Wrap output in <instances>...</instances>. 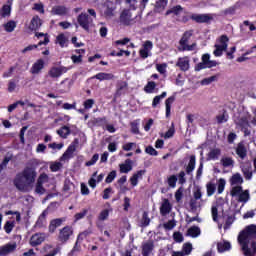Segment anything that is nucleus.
I'll return each instance as SVG.
<instances>
[{
	"instance_id": "4c0bfd02",
	"label": "nucleus",
	"mask_w": 256,
	"mask_h": 256,
	"mask_svg": "<svg viewBox=\"0 0 256 256\" xmlns=\"http://www.w3.org/2000/svg\"><path fill=\"white\" fill-rule=\"evenodd\" d=\"M221 155V149L214 148L208 153V159L212 161H217L219 159V156Z\"/></svg>"
},
{
	"instance_id": "e433bc0d",
	"label": "nucleus",
	"mask_w": 256,
	"mask_h": 256,
	"mask_svg": "<svg viewBox=\"0 0 256 256\" xmlns=\"http://www.w3.org/2000/svg\"><path fill=\"white\" fill-rule=\"evenodd\" d=\"M16 27H17V22H15V20H9L7 23L4 24V30L7 33H13Z\"/></svg>"
},
{
	"instance_id": "603ef678",
	"label": "nucleus",
	"mask_w": 256,
	"mask_h": 256,
	"mask_svg": "<svg viewBox=\"0 0 256 256\" xmlns=\"http://www.w3.org/2000/svg\"><path fill=\"white\" fill-rule=\"evenodd\" d=\"M14 185L18 191H25V183L23 182V180H21V178H16L14 180Z\"/></svg>"
},
{
	"instance_id": "864d4df0",
	"label": "nucleus",
	"mask_w": 256,
	"mask_h": 256,
	"mask_svg": "<svg viewBox=\"0 0 256 256\" xmlns=\"http://www.w3.org/2000/svg\"><path fill=\"white\" fill-rule=\"evenodd\" d=\"M242 191H243V187L234 186V187H232V189L230 191V195H231V197H239V195L241 194Z\"/></svg>"
},
{
	"instance_id": "f03ea898",
	"label": "nucleus",
	"mask_w": 256,
	"mask_h": 256,
	"mask_svg": "<svg viewBox=\"0 0 256 256\" xmlns=\"http://www.w3.org/2000/svg\"><path fill=\"white\" fill-rule=\"evenodd\" d=\"M237 129H240L244 133V137H249L251 135V124L247 116L238 117L234 121Z\"/></svg>"
},
{
	"instance_id": "6e6552de",
	"label": "nucleus",
	"mask_w": 256,
	"mask_h": 256,
	"mask_svg": "<svg viewBox=\"0 0 256 256\" xmlns=\"http://www.w3.org/2000/svg\"><path fill=\"white\" fill-rule=\"evenodd\" d=\"M65 221H67L66 217L52 219L48 226L49 233H55L58 227H61Z\"/></svg>"
},
{
	"instance_id": "f8f14e48",
	"label": "nucleus",
	"mask_w": 256,
	"mask_h": 256,
	"mask_svg": "<svg viewBox=\"0 0 256 256\" xmlns=\"http://www.w3.org/2000/svg\"><path fill=\"white\" fill-rule=\"evenodd\" d=\"M17 250V243H7L0 247V256H7L11 253H15Z\"/></svg>"
},
{
	"instance_id": "393cba45",
	"label": "nucleus",
	"mask_w": 256,
	"mask_h": 256,
	"mask_svg": "<svg viewBox=\"0 0 256 256\" xmlns=\"http://www.w3.org/2000/svg\"><path fill=\"white\" fill-rule=\"evenodd\" d=\"M48 44H49V37H45L44 41L38 42L37 45L32 44V45H29V46L25 47L22 50V53H27L28 51H33V50L37 49V47H41V45H48Z\"/></svg>"
},
{
	"instance_id": "dca6fc26",
	"label": "nucleus",
	"mask_w": 256,
	"mask_h": 256,
	"mask_svg": "<svg viewBox=\"0 0 256 256\" xmlns=\"http://www.w3.org/2000/svg\"><path fill=\"white\" fill-rule=\"evenodd\" d=\"M171 209H173L171 202H169V199L164 198L160 206V214L162 215V217H165V215H169L171 213Z\"/></svg>"
},
{
	"instance_id": "052dcab7",
	"label": "nucleus",
	"mask_w": 256,
	"mask_h": 256,
	"mask_svg": "<svg viewBox=\"0 0 256 256\" xmlns=\"http://www.w3.org/2000/svg\"><path fill=\"white\" fill-rule=\"evenodd\" d=\"M156 69L158 73L165 75L167 73V63L157 64Z\"/></svg>"
},
{
	"instance_id": "a211bd4d",
	"label": "nucleus",
	"mask_w": 256,
	"mask_h": 256,
	"mask_svg": "<svg viewBox=\"0 0 256 256\" xmlns=\"http://www.w3.org/2000/svg\"><path fill=\"white\" fill-rule=\"evenodd\" d=\"M45 67V61L43 59H38L31 67L30 69V73H32V75H39V73H41V71L44 69Z\"/></svg>"
},
{
	"instance_id": "49530a36",
	"label": "nucleus",
	"mask_w": 256,
	"mask_h": 256,
	"mask_svg": "<svg viewBox=\"0 0 256 256\" xmlns=\"http://www.w3.org/2000/svg\"><path fill=\"white\" fill-rule=\"evenodd\" d=\"M15 229V220L13 221H6L4 224V231L7 233V235L11 234V231Z\"/></svg>"
},
{
	"instance_id": "ea45409f",
	"label": "nucleus",
	"mask_w": 256,
	"mask_h": 256,
	"mask_svg": "<svg viewBox=\"0 0 256 256\" xmlns=\"http://www.w3.org/2000/svg\"><path fill=\"white\" fill-rule=\"evenodd\" d=\"M175 103V97H168L165 101L166 105V117H171V105Z\"/></svg>"
},
{
	"instance_id": "8fccbe9b",
	"label": "nucleus",
	"mask_w": 256,
	"mask_h": 256,
	"mask_svg": "<svg viewBox=\"0 0 256 256\" xmlns=\"http://www.w3.org/2000/svg\"><path fill=\"white\" fill-rule=\"evenodd\" d=\"M149 223H151V219L149 218V213L143 212L142 220H141V227H149Z\"/></svg>"
},
{
	"instance_id": "473e14b6",
	"label": "nucleus",
	"mask_w": 256,
	"mask_h": 256,
	"mask_svg": "<svg viewBox=\"0 0 256 256\" xmlns=\"http://www.w3.org/2000/svg\"><path fill=\"white\" fill-rule=\"evenodd\" d=\"M196 161H197V159H196L195 155H191L190 159H189V162H188V165L186 167L187 175H191V172L195 171Z\"/></svg>"
},
{
	"instance_id": "680f3d73",
	"label": "nucleus",
	"mask_w": 256,
	"mask_h": 256,
	"mask_svg": "<svg viewBox=\"0 0 256 256\" xmlns=\"http://www.w3.org/2000/svg\"><path fill=\"white\" fill-rule=\"evenodd\" d=\"M175 135V125L172 124V126L166 131L164 134V139H171Z\"/></svg>"
},
{
	"instance_id": "1a4fd4ad",
	"label": "nucleus",
	"mask_w": 256,
	"mask_h": 256,
	"mask_svg": "<svg viewBox=\"0 0 256 256\" xmlns=\"http://www.w3.org/2000/svg\"><path fill=\"white\" fill-rule=\"evenodd\" d=\"M193 197L190 200V209L191 211H197V201L201 200L203 197V192H201V188H196V191L193 192Z\"/></svg>"
},
{
	"instance_id": "7ed1b4c3",
	"label": "nucleus",
	"mask_w": 256,
	"mask_h": 256,
	"mask_svg": "<svg viewBox=\"0 0 256 256\" xmlns=\"http://www.w3.org/2000/svg\"><path fill=\"white\" fill-rule=\"evenodd\" d=\"M218 42L220 44H215V50L213 51L214 57H221L223 55V51H227L229 37L227 35H221Z\"/></svg>"
},
{
	"instance_id": "2eb2a0df",
	"label": "nucleus",
	"mask_w": 256,
	"mask_h": 256,
	"mask_svg": "<svg viewBox=\"0 0 256 256\" xmlns=\"http://www.w3.org/2000/svg\"><path fill=\"white\" fill-rule=\"evenodd\" d=\"M155 249V241L148 240L142 244V255L150 256L153 250Z\"/></svg>"
},
{
	"instance_id": "72a5a7b5",
	"label": "nucleus",
	"mask_w": 256,
	"mask_h": 256,
	"mask_svg": "<svg viewBox=\"0 0 256 256\" xmlns=\"http://www.w3.org/2000/svg\"><path fill=\"white\" fill-rule=\"evenodd\" d=\"M56 43L63 49L64 47H68L69 39L65 37L64 33L59 34L56 37Z\"/></svg>"
},
{
	"instance_id": "37998d69",
	"label": "nucleus",
	"mask_w": 256,
	"mask_h": 256,
	"mask_svg": "<svg viewBox=\"0 0 256 256\" xmlns=\"http://www.w3.org/2000/svg\"><path fill=\"white\" fill-rule=\"evenodd\" d=\"M249 199H250L249 190L242 191L240 192V195H238V201L240 203H247Z\"/></svg>"
},
{
	"instance_id": "7c9ffc66",
	"label": "nucleus",
	"mask_w": 256,
	"mask_h": 256,
	"mask_svg": "<svg viewBox=\"0 0 256 256\" xmlns=\"http://www.w3.org/2000/svg\"><path fill=\"white\" fill-rule=\"evenodd\" d=\"M231 250V242L223 241L217 243V251L218 253H225V251Z\"/></svg>"
},
{
	"instance_id": "ddd939ff",
	"label": "nucleus",
	"mask_w": 256,
	"mask_h": 256,
	"mask_svg": "<svg viewBox=\"0 0 256 256\" xmlns=\"http://www.w3.org/2000/svg\"><path fill=\"white\" fill-rule=\"evenodd\" d=\"M190 19L195 21V23H209V21L213 20V17L209 14H192Z\"/></svg>"
},
{
	"instance_id": "9b49d317",
	"label": "nucleus",
	"mask_w": 256,
	"mask_h": 256,
	"mask_svg": "<svg viewBox=\"0 0 256 256\" xmlns=\"http://www.w3.org/2000/svg\"><path fill=\"white\" fill-rule=\"evenodd\" d=\"M77 22L84 29V31H89V25L91 21H89V14L81 13L78 15Z\"/></svg>"
},
{
	"instance_id": "774afa93",
	"label": "nucleus",
	"mask_w": 256,
	"mask_h": 256,
	"mask_svg": "<svg viewBox=\"0 0 256 256\" xmlns=\"http://www.w3.org/2000/svg\"><path fill=\"white\" fill-rule=\"evenodd\" d=\"M83 105H84V109H86L87 111L89 109H93V105H95V100L87 99L86 101H84Z\"/></svg>"
},
{
	"instance_id": "13d9d810",
	"label": "nucleus",
	"mask_w": 256,
	"mask_h": 256,
	"mask_svg": "<svg viewBox=\"0 0 256 256\" xmlns=\"http://www.w3.org/2000/svg\"><path fill=\"white\" fill-rule=\"evenodd\" d=\"M117 177V171L112 170L106 177L105 183H113L115 181V178Z\"/></svg>"
},
{
	"instance_id": "de8ad7c7",
	"label": "nucleus",
	"mask_w": 256,
	"mask_h": 256,
	"mask_svg": "<svg viewBox=\"0 0 256 256\" xmlns=\"http://www.w3.org/2000/svg\"><path fill=\"white\" fill-rule=\"evenodd\" d=\"M130 127V131L133 135H139V120H134L133 122H131Z\"/></svg>"
},
{
	"instance_id": "423d86ee",
	"label": "nucleus",
	"mask_w": 256,
	"mask_h": 256,
	"mask_svg": "<svg viewBox=\"0 0 256 256\" xmlns=\"http://www.w3.org/2000/svg\"><path fill=\"white\" fill-rule=\"evenodd\" d=\"M73 226L67 225L59 230L58 241L62 244L67 243L71 237H73Z\"/></svg>"
},
{
	"instance_id": "20e7f679",
	"label": "nucleus",
	"mask_w": 256,
	"mask_h": 256,
	"mask_svg": "<svg viewBox=\"0 0 256 256\" xmlns=\"http://www.w3.org/2000/svg\"><path fill=\"white\" fill-rule=\"evenodd\" d=\"M119 21L121 25H124V27H131V25H135V18H133V13H131V10L124 9L119 17Z\"/></svg>"
},
{
	"instance_id": "9d476101",
	"label": "nucleus",
	"mask_w": 256,
	"mask_h": 256,
	"mask_svg": "<svg viewBox=\"0 0 256 256\" xmlns=\"http://www.w3.org/2000/svg\"><path fill=\"white\" fill-rule=\"evenodd\" d=\"M71 68H67L65 66H60V67H52L49 70V76L52 77V79H57L63 75V73H67Z\"/></svg>"
},
{
	"instance_id": "c85d7f7f",
	"label": "nucleus",
	"mask_w": 256,
	"mask_h": 256,
	"mask_svg": "<svg viewBox=\"0 0 256 256\" xmlns=\"http://www.w3.org/2000/svg\"><path fill=\"white\" fill-rule=\"evenodd\" d=\"M94 79H98V81H111L115 79V75L112 73L100 72L94 76Z\"/></svg>"
},
{
	"instance_id": "5701e85b",
	"label": "nucleus",
	"mask_w": 256,
	"mask_h": 256,
	"mask_svg": "<svg viewBox=\"0 0 256 256\" xmlns=\"http://www.w3.org/2000/svg\"><path fill=\"white\" fill-rule=\"evenodd\" d=\"M176 67H179L180 71H189V58L188 57H183L179 58Z\"/></svg>"
},
{
	"instance_id": "a878e982",
	"label": "nucleus",
	"mask_w": 256,
	"mask_h": 256,
	"mask_svg": "<svg viewBox=\"0 0 256 256\" xmlns=\"http://www.w3.org/2000/svg\"><path fill=\"white\" fill-rule=\"evenodd\" d=\"M236 155H238L240 159H245V157H247V148L243 142L237 144Z\"/></svg>"
},
{
	"instance_id": "a18cd8bd",
	"label": "nucleus",
	"mask_w": 256,
	"mask_h": 256,
	"mask_svg": "<svg viewBox=\"0 0 256 256\" xmlns=\"http://www.w3.org/2000/svg\"><path fill=\"white\" fill-rule=\"evenodd\" d=\"M181 11H183V7L181 5H176L173 8L166 11V15H180Z\"/></svg>"
},
{
	"instance_id": "338daca9",
	"label": "nucleus",
	"mask_w": 256,
	"mask_h": 256,
	"mask_svg": "<svg viewBox=\"0 0 256 256\" xmlns=\"http://www.w3.org/2000/svg\"><path fill=\"white\" fill-rule=\"evenodd\" d=\"M97 161H99V154L96 153L92 156L90 161H87L85 163V165H86V167H91V166L95 165V163H97Z\"/></svg>"
},
{
	"instance_id": "6ab92c4d",
	"label": "nucleus",
	"mask_w": 256,
	"mask_h": 256,
	"mask_svg": "<svg viewBox=\"0 0 256 256\" xmlns=\"http://www.w3.org/2000/svg\"><path fill=\"white\" fill-rule=\"evenodd\" d=\"M129 85L126 81L120 80L116 84V97H121V95H125L127 93Z\"/></svg>"
},
{
	"instance_id": "4468645a",
	"label": "nucleus",
	"mask_w": 256,
	"mask_h": 256,
	"mask_svg": "<svg viewBox=\"0 0 256 256\" xmlns=\"http://www.w3.org/2000/svg\"><path fill=\"white\" fill-rule=\"evenodd\" d=\"M47 215H49V211L44 210L38 217L37 221L35 222L34 227L36 229H43L47 225Z\"/></svg>"
},
{
	"instance_id": "79ce46f5",
	"label": "nucleus",
	"mask_w": 256,
	"mask_h": 256,
	"mask_svg": "<svg viewBox=\"0 0 256 256\" xmlns=\"http://www.w3.org/2000/svg\"><path fill=\"white\" fill-rule=\"evenodd\" d=\"M1 17H10L11 16V5H3L0 10Z\"/></svg>"
},
{
	"instance_id": "aec40b11",
	"label": "nucleus",
	"mask_w": 256,
	"mask_h": 256,
	"mask_svg": "<svg viewBox=\"0 0 256 256\" xmlns=\"http://www.w3.org/2000/svg\"><path fill=\"white\" fill-rule=\"evenodd\" d=\"M41 25H43V20H41V18L38 15H35L31 19L29 29L31 31H39V29L41 28Z\"/></svg>"
},
{
	"instance_id": "6e6d98bb",
	"label": "nucleus",
	"mask_w": 256,
	"mask_h": 256,
	"mask_svg": "<svg viewBox=\"0 0 256 256\" xmlns=\"http://www.w3.org/2000/svg\"><path fill=\"white\" fill-rule=\"evenodd\" d=\"M218 77L216 75L214 76H210L208 78H204L202 81H201V85H211V83L217 81Z\"/></svg>"
},
{
	"instance_id": "f257e3e1",
	"label": "nucleus",
	"mask_w": 256,
	"mask_h": 256,
	"mask_svg": "<svg viewBox=\"0 0 256 256\" xmlns=\"http://www.w3.org/2000/svg\"><path fill=\"white\" fill-rule=\"evenodd\" d=\"M256 239V225L251 224L245 227L238 235V243H250Z\"/></svg>"
},
{
	"instance_id": "cd10ccee",
	"label": "nucleus",
	"mask_w": 256,
	"mask_h": 256,
	"mask_svg": "<svg viewBox=\"0 0 256 256\" xmlns=\"http://www.w3.org/2000/svg\"><path fill=\"white\" fill-rule=\"evenodd\" d=\"M191 37H193V30L185 31L179 41L180 47H184L185 45H187V43H189V39H191Z\"/></svg>"
},
{
	"instance_id": "412c9836",
	"label": "nucleus",
	"mask_w": 256,
	"mask_h": 256,
	"mask_svg": "<svg viewBox=\"0 0 256 256\" xmlns=\"http://www.w3.org/2000/svg\"><path fill=\"white\" fill-rule=\"evenodd\" d=\"M43 241H45V237L43 236V233H36L31 236L30 245L31 247H38V245H41Z\"/></svg>"
},
{
	"instance_id": "a19ab883",
	"label": "nucleus",
	"mask_w": 256,
	"mask_h": 256,
	"mask_svg": "<svg viewBox=\"0 0 256 256\" xmlns=\"http://www.w3.org/2000/svg\"><path fill=\"white\" fill-rule=\"evenodd\" d=\"M230 183L231 185H241L243 183V177H241V174L236 173L231 177Z\"/></svg>"
},
{
	"instance_id": "58836bf2",
	"label": "nucleus",
	"mask_w": 256,
	"mask_h": 256,
	"mask_svg": "<svg viewBox=\"0 0 256 256\" xmlns=\"http://www.w3.org/2000/svg\"><path fill=\"white\" fill-rule=\"evenodd\" d=\"M222 167H233L235 165V160L232 157H223L220 160Z\"/></svg>"
},
{
	"instance_id": "c756f323",
	"label": "nucleus",
	"mask_w": 256,
	"mask_h": 256,
	"mask_svg": "<svg viewBox=\"0 0 256 256\" xmlns=\"http://www.w3.org/2000/svg\"><path fill=\"white\" fill-rule=\"evenodd\" d=\"M73 153H75V145L68 146L67 150L60 157V161H67L73 157Z\"/></svg>"
},
{
	"instance_id": "bb28decb",
	"label": "nucleus",
	"mask_w": 256,
	"mask_h": 256,
	"mask_svg": "<svg viewBox=\"0 0 256 256\" xmlns=\"http://www.w3.org/2000/svg\"><path fill=\"white\" fill-rule=\"evenodd\" d=\"M201 235V228L198 226H191L187 232H186V237H192V239H195Z\"/></svg>"
},
{
	"instance_id": "e2e57ef3",
	"label": "nucleus",
	"mask_w": 256,
	"mask_h": 256,
	"mask_svg": "<svg viewBox=\"0 0 256 256\" xmlns=\"http://www.w3.org/2000/svg\"><path fill=\"white\" fill-rule=\"evenodd\" d=\"M173 239L176 243H183V241L185 240L181 232H174Z\"/></svg>"
},
{
	"instance_id": "4d7b16f0",
	"label": "nucleus",
	"mask_w": 256,
	"mask_h": 256,
	"mask_svg": "<svg viewBox=\"0 0 256 256\" xmlns=\"http://www.w3.org/2000/svg\"><path fill=\"white\" fill-rule=\"evenodd\" d=\"M109 219V209H104L100 212L98 216L99 221H107Z\"/></svg>"
},
{
	"instance_id": "2f4dec72",
	"label": "nucleus",
	"mask_w": 256,
	"mask_h": 256,
	"mask_svg": "<svg viewBox=\"0 0 256 256\" xmlns=\"http://www.w3.org/2000/svg\"><path fill=\"white\" fill-rule=\"evenodd\" d=\"M133 161H131V159H127L125 160L124 164H120V173H129V171L133 170V165H132Z\"/></svg>"
},
{
	"instance_id": "b1692460",
	"label": "nucleus",
	"mask_w": 256,
	"mask_h": 256,
	"mask_svg": "<svg viewBox=\"0 0 256 256\" xmlns=\"http://www.w3.org/2000/svg\"><path fill=\"white\" fill-rule=\"evenodd\" d=\"M144 173H146V170H139V171H137V173H134L131 176L130 183H131L132 187H137V185L139 184V179H141V177H143Z\"/></svg>"
},
{
	"instance_id": "09e8293b",
	"label": "nucleus",
	"mask_w": 256,
	"mask_h": 256,
	"mask_svg": "<svg viewBox=\"0 0 256 256\" xmlns=\"http://www.w3.org/2000/svg\"><path fill=\"white\" fill-rule=\"evenodd\" d=\"M193 251V244L186 242L183 244L182 246V253H184V255H191V252Z\"/></svg>"
},
{
	"instance_id": "f3484780",
	"label": "nucleus",
	"mask_w": 256,
	"mask_h": 256,
	"mask_svg": "<svg viewBox=\"0 0 256 256\" xmlns=\"http://www.w3.org/2000/svg\"><path fill=\"white\" fill-rule=\"evenodd\" d=\"M115 11V4L111 1H107L104 3V17L106 19H111L113 17Z\"/></svg>"
},
{
	"instance_id": "4be33fe9",
	"label": "nucleus",
	"mask_w": 256,
	"mask_h": 256,
	"mask_svg": "<svg viewBox=\"0 0 256 256\" xmlns=\"http://www.w3.org/2000/svg\"><path fill=\"white\" fill-rule=\"evenodd\" d=\"M69 13V9L63 5H57L54 6L51 10L52 15H59L60 17H63Z\"/></svg>"
},
{
	"instance_id": "39448f33",
	"label": "nucleus",
	"mask_w": 256,
	"mask_h": 256,
	"mask_svg": "<svg viewBox=\"0 0 256 256\" xmlns=\"http://www.w3.org/2000/svg\"><path fill=\"white\" fill-rule=\"evenodd\" d=\"M22 177L25 179L27 185H33L37 179V170L35 167L26 166L22 171Z\"/></svg>"
},
{
	"instance_id": "bf43d9fd",
	"label": "nucleus",
	"mask_w": 256,
	"mask_h": 256,
	"mask_svg": "<svg viewBox=\"0 0 256 256\" xmlns=\"http://www.w3.org/2000/svg\"><path fill=\"white\" fill-rule=\"evenodd\" d=\"M234 222H235V215L227 216V219L224 224V229H229V227H231V225H233Z\"/></svg>"
},
{
	"instance_id": "5fc2aeb1",
	"label": "nucleus",
	"mask_w": 256,
	"mask_h": 256,
	"mask_svg": "<svg viewBox=\"0 0 256 256\" xmlns=\"http://www.w3.org/2000/svg\"><path fill=\"white\" fill-rule=\"evenodd\" d=\"M167 183L171 189H175L177 187V176L176 175H171L168 177Z\"/></svg>"
},
{
	"instance_id": "0eeeda50",
	"label": "nucleus",
	"mask_w": 256,
	"mask_h": 256,
	"mask_svg": "<svg viewBox=\"0 0 256 256\" xmlns=\"http://www.w3.org/2000/svg\"><path fill=\"white\" fill-rule=\"evenodd\" d=\"M240 245L244 256H256L255 240H251L250 242H243Z\"/></svg>"
},
{
	"instance_id": "3c124183",
	"label": "nucleus",
	"mask_w": 256,
	"mask_h": 256,
	"mask_svg": "<svg viewBox=\"0 0 256 256\" xmlns=\"http://www.w3.org/2000/svg\"><path fill=\"white\" fill-rule=\"evenodd\" d=\"M242 173L246 181H251V179H253V171H251V168L249 167L243 168Z\"/></svg>"
},
{
	"instance_id": "c03bdc74",
	"label": "nucleus",
	"mask_w": 256,
	"mask_h": 256,
	"mask_svg": "<svg viewBox=\"0 0 256 256\" xmlns=\"http://www.w3.org/2000/svg\"><path fill=\"white\" fill-rule=\"evenodd\" d=\"M206 191H207V196L211 197V196L215 195V191H217V187L215 186L214 183L209 182L206 185Z\"/></svg>"
},
{
	"instance_id": "c9c22d12",
	"label": "nucleus",
	"mask_w": 256,
	"mask_h": 256,
	"mask_svg": "<svg viewBox=\"0 0 256 256\" xmlns=\"http://www.w3.org/2000/svg\"><path fill=\"white\" fill-rule=\"evenodd\" d=\"M216 121L219 125H221V123H227V121H229V114L227 113V110L224 109L222 114L217 115Z\"/></svg>"
},
{
	"instance_id": "69168bd1",
	"label": "nucleus",
	"mask_w": 256,
	"mask_h": 256,
	"mask_svg": "<svg viewBox=\"0 0 256 256\" xmlns=\"http://www.w3.org/2000/svg\"><path fill=\"white\" fill-rule=\"evenodd\" d=\"M155 87H156L155 82L150 81L147 83L144 90L146 91V93H153V91H155Z\"/></svg>"
},
{
	"instance_id": "0e129e2a",
	"label": "nucleus",
	"mask_w": 256,
	"mask_h": 256,
	"mask_svg": "<svg viewBox=\"0 0 256 256\" xmlns=\"http://www.w3.org/2000/svg\"><path fill=\"white\" fill-rule=\"evenodd\" d=\"M225 179L223 178H220L219 181H218V188H217V191H218V195H221V193H223V191H225Z\"/></svg>"
},
{
	"instance_id": "f704fd0d",
	"label": "nucleus",
	"mask_w": 256,
	"mask_h": 256,
	"mask_svg": "<svg viewBox=\"0 0 256 256\" xmlns=\"http://www.w3.org/2000/svg\"><path fill=\"white\" fill-rule=\"evenodd\" d=\"M57 134L62 137V139H67L69 135H71V128L68 126H62L60 129L57 130Z\"/></svg>"
}]
</instances>
